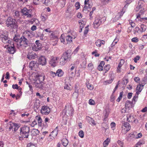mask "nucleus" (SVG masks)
<instances>
[{
	"label": "nucleus",
	"instance_id": "nucleus-1",
	"mask_svg": "<svg viewBox=\"0 0 147 147\" xmlns=\"http://www.w3.org/2000/svg\"><path fill=\"white\" fill-rule=\"evenodd\" d=\"M72 53L70 49L64 52L60 59V64L61 66L64 65L67 62L69 61L71 58Z\"/></svg>",
	"mask_w": 147,
	"mask_h": 147
},
{
	"label": "nucleus",
	"instance_id": "nucleus-2",
	"mask_svg": "<svg viewBox=\"0 0 147 147\" xmlns=\"http://www.w3.org/2000/svg\"><path fill=\"white\" fill-rule=\"evenodd\" d=\"M5 22L6 26L11 29H17L18 28V23L15 19L9 17L7 18Z\"/></svg>",
	"mask_w": 147,
	"mask_h": 147
},
{
	"label": "nucleus",
	"instance_id": "nucleus-3",
	"mask_svg": "<svg viewBox=\"0 0 147 147\" xmlns=\"http://www.w3.org/2000/svg\"><path fill=\"white\" fill-rule=\"evenodd\" d=\"M30 131V127L28 125H24L20 128V136L24 137V138H28L29 135Z\"/></svg>",
	"mask_w": 147,
	"mask_h": 147
},
{
	"label": "nucleus",
	"instance_id": "nucleus-4",
	"mask_svg": "<svg viewBox=\"0 0 147 147\" xmlns=\"http://www.w3.org/2000/svg\"><path fill=\"white\" fill-rule=\"evenodd\" d=\"M20 126V124L13 122L12 121H10L8 123L7 127H8V128H9V131L12 130V131H13L14 132H16Z\"/></svg>",
	"mask_w": 147,
	"mask_h": 147
},
{
	"label": "nucleus",
	"instance_id": "nucleus-5",
	"mask_svg": "<svg viewBox=\"0 0 147 147\" xmlns=\"http://www.w3.org/2000/svg\"><path fill=\"white\" fill-rule=\"evenodd\" d=\"M0 38L1 39L2 42L4 43H11V41L9 40L8 34L3 32L0 34Z\"/></svg>",
	"mask_w": 147,
	"mask_h": 147
},
{
	"label": "nucleus",
	"instance_id": "nucleus-6",
	"mask_svg": "<svg viewBox=\"0 0 147 147\" xmlns=\"http://www.w3.org/2000/svg\"><path fill=\"white\" fill-rule=\"evenodd\" d=\"M19 43L20 47H26L29 45V42L28 40L23 36H22V38Z\"/></svg>",
	"mask_w": 147,
	"mask_h": 147
},
{
	"label": "nucleus",
	"instance_id": "nucleus-7",
	"mask_svg": "<svg viewBox=\"0 0 147 147\" xmlns=\"http://www.w3.org/2000/svg\"><path fill=\"white\" fill-rule=\"evenodd\" d=\"M32 49L35 51H38L41 49L42 47V44L40 42L39 40H36L35 44H32Z\"/></svg>",
	"mask_w": 147,
	"mask_h": 147
},
{
	"label": "nucleus",
	"instance_id": "nucleus-8",
	"mask_svg": "<svg viewBox=\"0 0 147 147\" xmlns=\"http://www.w3.org/2000/svg\"><path fill=\"white\" fill-rule=\"evenodd\" d=\"M32 9H28L26 7H24L21 10V12L23 13V15L26 16H27L28 18H31L32 17Z\"/></svg>",
	"mask_w": 147,
	"mask_h": 147
},
{
	"label": "nucleus",
	"instance_id": "nucleus-9",
	"mask_svg": "<svg viewBox=\"0 0 147 147\" xmlns=\"http://www.w3.org/2000/svg\"><path fill=\"white\" fill-rule=\"evenodd\" d=\"M50 112V108L47 106L44 105L42 107L40 112L42 114L48 115Z\"/></svg>",
	"mask_w": 147,
	"mask_h": 147
},
{
	"label": "nucleus",
	"instance_id": "nucleus-10",
	"mask_svg": "<svg viewBox=\"0 0 147 147\" xmlns=\"http://www.w3.org/2000/svg\"><path fill=\"white\" fill-rule=\"evenodd\" d=\"M45 76L43 73L38 74L36 75L35 79L36 81L38 82H44L43 81L45 80Z\"/></svg>",
	"mask_w": 147,
	"mask_h": 147
},
{
	"label": "nucleus",
	"instance_id": "nucleus-11",
	"mask_svg": "<svg viewBox=\"0 0 147 147\" xmlns=\"http://www.w3.org/2000/svg\"><path fill=\"white\" fill-rule=\"evenodd\" d=\"M102 19L100 17L96 18L93 24L95 28H97L102 23Z\"/></svg>",
	"mask_w": 147,
	"mask_h": 147
},
{
	"label": "nucleus",
	"instance_id": "nucleus-12",
	"mask_svg": "<svg viewBox=\"0 0 147 147\" xmlns=\"http://www.w3.org/2000/svg\"><path fill=\"white\" fill-rule=\"evenodd\" d=\"M46 59L45 57L41 56L38 58V64L44 65L46 64Z\"/></svg>",
	"mask_w": 147,
	"mask_h": 147
},
{
	"label": "nucleus",
	"instance_id": "nucleus-13",
	"mask_svg": "<svg viewBox=\"0 0 147 147\" xmlns=\"http://www.w3.org/2000/svg\"><path fill=\"white\" fill-rule=\"evenodd\" d=\"M36 81L34 83L35 84L36 87L38 88L40 90L44 89L45 88V86L44 85L45 84L44 82H41Z\"/></svg>",
	"mask_w": 147,
	"mask_h": 147
},
{
	"label": "nucleus",
	"instance_id": "nucleus-14",
	"mask_svg": "<svg viewBox=\"0 0 147 147\" xmlns=\"http://www.w3.org/2000/svg\"><path fill=\"white\" fill-rule=\"evenodd\" d=\"M122 128L125 129H126V132H128L131 129V126L127 122H122Z\"/></svg>",
	"mask_w": 147,
	"mask_h": 147
},
{
	"label": "nucleus",
	"instance_id": "nucleus-15",
	"mask_svg": "<svg viewBox=\"0 0 147 147\" xmlns=\"http://www.w3.org/2000/svg\"><path fill=\"white\" fill-rule=\"evenodd\" d=\"M86 119L87 121L91 125L94 126L96 125V123H95L92 117L88 116H87Z\"/></svg>",
	"mask_w": 147,
	"mask_h": 147
},
{
	"label": "nucleus",
	"instance_id": "nucleus-16",
	"mask_svg": "<svg viewBox=\"0 0 147 147\" xmlns=\"http://www.w3.org/2000/svg\"><path fill=\"white\" fill-rule=\"evenodd\" d=\"M57 57H54L51 59L49 62V64L52 66L55 67L57 65Z\"/></svg>",
	"mask_w": 147,
	"mask_h": 147
},
{
	"label": "nucleus",
	"instance_id": "nucleus-17",
	"mask_svg": "<svg viewBox=\"0 0 147 147\" xmlns=\"http://www.w3.org/2000/svg\"><path fill=\"white\" fill-rule=\"evenodd\" d=\"M8 51L10 54H13L16 52L15 48L13 45V46H9L7 47Z\"/></svg>",
	"mask_w": 147,
	"mask_h": 147
},
{
	"label": "nucleus",
	"instance_id": "nucleus-18",
	"mask_svg": "<svg viewBox=\"0 0 147 147\" xmlns=\"http://www.w3.org/2000/svg\"><path fill=\"white\" fill-rule=\"evenodd\" d=\"M125 61L123 59H121L120 60V61L119 63L118 66L117 68V71L118 73L120 72L121 71V68L122 65L124 63Z\"/></svg>",
	"mask_w": 147,
	"mask_h": 147
},
{
	"label": "nucleus",
	"instance_id": "nucleus-19",
	"mask_svg": "<svg viewBox=\"0 0 147 147\" xmlns=\"http://www.w3.org/2000/svg\"><path fill=\"white\" fill-rule=\"evenodd\" d=\"M22 36L19 34H16L15 36L13 38V40L14 42H17L18 43H19Z\"/></svg>",
	"mask_w": 147,
	"mask_h": 147
},
{
	"label": "nucleus",
	"instance_id": "nucleus-20",
	"mask_svg": "<svg viewBox=\"0 0 147 147\" xmlns=\"http://www.w3.org/2000/svg\"><path fill=\"white\" fill-rule=\"evenodd\" d=\"M58 127H56L55 129L52 132L51 134H50L49 136H51L52 135V136L54 138L57 136L58 134Z\"/></svg>",
	"mask_w": 147,
	"mask_h": 147
},
{
	"label": "nucleus",
	"instance_id": "nucleus-21",
	"mask_svg": "<svg viewBox=\"0 0 147 147\" xmlns=\"http://www.w3.org/2000/svg\"><path fill=\"white\" fill-rule=\"evenodd\" d=\"M37 57V55L35 53L29 54L27 56V58L30 60L35 59Z\"/></svg>",
	"mask_w": 147,
	"mask_h": 147
},
{
	"label": "nucleus",
	"instance_id": "nucleus-22",
	"mask_svg": "<svg viewBox=\"0 0 147 147\" xmlns=\"http://www.w3.org/2000/svg\"><path fill=\"white\" fill-rule=\"evenodd\" d=\"M57 76L58 77H61L63 76L64 74V72L61 69H58L56 72Z\"/></svg>",
	"mask_w": 147,
	"mask_h": 147
},
{
	"label": "nucleus",
	"instance_id": "nucleus-23",
	"mask_svg": "<svg viewBox=\"0 0 147 147\" xmlns=\"http://www.w3.org/2000/svg\"><path fill=\"white\" fill-rule=\"evenodd\" d=\"M61 141L62 145L65 147L67 146L69 142L67 139L66 138H63Z\"/></svg>",
	"mask_w": 147,
	"mask_h": 147
},
{
	"label": "nucleus",
	"instance_id": "nucleus-24",
	"mask_svg": "<svg viewBox=\"0 0 147 147\" xmlns=\"http://www.w3.org/2000/svg\"><path fill=\"white\" fill-rule=\"evenodd\" d=\"M102 130H105V132L108 130V126L106 123L104 122L102 123Z\"/></svg>",
	"mask_w": 147,
	"mask_h": 147
},
{
	"label": "nucleus",
	"instance_id": "nucleus-25",
	"mask_svg": "<svg viewBox=\"0 0 147 147\" xmlns=\"http://www.w3.org/2000/svg\"><path fill=\"white\" fill-rule=\"evenodd\" d=\"M72 37L70 35H68L66 37V39L67 43H70L72 42Z\"/></svg>",
	"mask_w": 147,
	"mask_h": 147
},
{
	"label": "nucleus",
	"instance_id": "nucleus-26",
	"mask_svg": "<svg viewBox=\"0 0 147 147\" xmlns=\"http://www.w3.org/2000/svg\"><path fill=\"white\" fill-rule=\"evenodd\" d=\"M67 113L69 116H72L74 115L73 109L71 107L69 108L67 110Z\"/></svg>",
	"mask_w": 147,
	"mask_h": 147
},
{
	"label": "nucleus",
	"instance_id": "nucleus-27",
	"mask_svg": "<svg viewBox=\"0 0 147 147\" xmlns=\"http://www.w3.org/2000/svg\"><path fill=\"white\" fill-rule=\"evenodd\" d=\"M136 134V133L131 132L130 134H129V136H128V138H127V140H129V139H132L134 138L135 136V135Z\"/></svg>",
	"mask_w": 147,
	"mask_h": 147
},
{
	"label": "nucleus",
	"instance_id": "nucleus-28",
	"mask_svg": "<svg viewBox=\"0 0 147 147\" xmlns=\"http://www.w3.org/2000/svg\"><path fill=\"white\" fill-rule=\"evenodd\" d=\"M60 40L61 42L63 43L64 44H65L64 43L65 42V39L64 34H62L61 35L60 38Z\"/></svg>",
	"mask_w": 147,
	"mask_h": 147
},
{
	"label": "nucleus",
	"instance_id": "nucleus-29",
	"mask_svg": "<svg viewBox=\"0 0 147 147\" xmlns=\"http://www.w3.org/2000/svg\"><path fill=\"white\" fill-rule=\"evenodd\" d=\"M132 103L131 102L130 100H128L125 103V106L126 107L129 108L130 107V106Z\"/></svg>",
	"mask_w": 147,
	"mask_h": 147
},
{
	"label": "nucleus",
	"instance_id": "nucleus-30",
	"mask_svg": "<svg viewBox=\"0 0 147 147\" xmlns=\"http://www.w3.org/2000/svg\"><path fill=\"white\" fill-rule=\"evenodd\" d=\"M110 140L108 138H107L103 142V145L104 147H106L109 144L110 142Z\"/></svg>",
	"mask_w": 147,
	"mask_h": 147
},
{
	"label": "nucleus",
	"instance_id": "nucleus-31",
	"mask_svg": "<svg viewBox=\"0 0 147 147\" xmlns=\"http://www.w3.org/2000/svg\"><path fill=\"white\" fill-rule=\"evenodd\" d=\"M36 63V61H31L30 62L29 64V67L31 68H32L33 67L35 66Z\"/></svg>",
	"mask_w": 147,
	"mask_h": 147
},
{
	"label": "nucleus",
	"instance_id": "nucleus-32",
	"mask_svg": "<svg viewBox=\"0 0 147 147\" xmlns=\"http://www.w3.org/2000/svg\"><path fill=\"white\" fill-rule=\"evenodd\" d=\"M36 119H37L38 125H41L42 122V120L41 117H38L37 116L36 117Z\"/></svg>",
	"mask_w": 147,
	"mask_h": 147
},
{
	"label": "nucleus",
	"instance_id": "nucleus-33",
	"mask_svg": "<svg viewBox=\"0 0 147 147\" xmlns=\"http://www.w3.org/2000/svg\"><path fill=\"white\" fill-rule=\"evenodd\" d=\"M141 28L142 29V30L141 31V32H142L145 31L146 29V26L143 24L141 25Z\"/></svg>",
	"mask_w": 147,
	"mask_h": 147
},
{
	"label": "nucleus",
	"instance_id": "nucleus-34",
	"mask_svg": "<svg viewBox=\"0 0 147 147\" xmlns=\"http://www.w3.org/2000/svg\"><path fill=\"white\" fill-rule=\"evenodd\" d=\"M123 91L121 92L120 93L119 96L118 98L117 99V101L118 102H119L120 100L122 98L123 95Z\"/></svg>",
	"mask_w": 147,
	"mask_h": 147
},
{
	"label": "nucleus",
	"instance_id": "nucleus-35",
	"mask_svg": "<svg viewBox=\"0 0 147 147\" xmlns=\"http://www.w3.org/2000/svg\"><path fill=\"white\" fill-rule=\"evenodd\" d=\"M110 68V66L109 65H106L104 67V71H105V73H106L107 71H108Z\"/></svg>",
	"mask_w": 147,
	"mask_h": 147
},
{
	"label": "nucleus",
	"instance_id": "nucleus-36",
	"mask_svg": "<svg viewBox=\"0 0 147 147\" xmlns=\"http://www.w3.org/2000/svg\"><path fill=\"white\" fill-rule=\"evenodd\" d=\"M141 85L140 84H139V85H138L136 88V91H139V92H140L143 89V88H141Z\"/></svg>",
	"mask_w": 147,
	"mask_h": 147
},
{
	"label": "nucleus",
	"instance_id": "nucleus-37",
	"mask_svg": "<svg viewBox=\"0 0 147 147\" xmlns=\"http://www.w3.org/2000/svg\"><path fill=\"white\" fill-rule=\"evenodd\" d=\"M86 86L88 89L90 90H92L94 88L93 86L89 83H88V84H87Z\"/></svg>",
	"mask_w": 147,
	"mask_h": 147
},
{
	"label": "nucleus",
	"instance_id": "nucleus-38",
	"mask_svg": "<svg viewBox=\"0 0 147 147\" xmlns=\"http://www.w3.org/2000/svg\"><path fill=\"white\" fill-rule=\"evenodd\" d=\"M15 15H13L15 18H19L20 16V13L18 11H16L15 12Z\"/></svg>",
	"mask_w": 147,
	"mask_h": 147
},
{
	"label": "nucleus",
	"instance_id": "nucleus-39",
	"mask_svg": "<svg viewBox=\"0 0 147 147\" xmlns=\"http://www.w3.org/2000/svg\"><path fill=\"white\" fill-rule=\"evenodd\" d=\"M78 134L80 138H82L84 137V132L82 130H80Z\"/></svg>",
	"mask_w": 147,
	"mask_h": 147
},
{
	"label": "nucleus",
	"instance_id": "nucleus-40",
	"mask_svg": "<svg viewBox=\"0 0 147 147\" xmlns=\"http://www.w3.org/2000/svg\"><path fill=\"white\" fill-rule=\"evenodd\" d=\"M49 73L51 76L53 78H55L56 76H57L56 73L55 72L50 71L49 72Z\"/></svg>",
	"mask_w": 147,
	"mask_h": 147
},
{
	"label": "nucleus",
	"instance_id": "nucleus-41",
	"mask_svg": "<svg viewBox=\"0 0 147 147\" xmlns=\"http://www.w3.org/2000/svg\"><path fill=\"white\" fill-rule=\"evenodd\" d=\"M88 67L89 69V70H92L93 68L94 67L93 64L91 63H89L88 65Z\"/></svg>",
	"mask_w": 147,
	"mask_h": 147
},
{
	"label": "nucleus",
	"instance_id": "nucleus-42",
	"mask_svg": "<svg viewBox=\"0 0 147 147\" xmlns=\"http://www.w3.org/2000/svg\"><path fill=\"white\" fill-rule=\"evenodd\" d=\"M102 3L103 5H105L107 3H108L110 1V0H100Z\"/></svg>",
	"mask_w": 147,
	"mask_h": 147
},
{
	"label": "nucleus",
	"instance_id": "nucleus-43",
	"mask_svg": "<svg viewBox=\"0 0 147 147\" xmlns=\"http://www.w3.org/2000/svg\"><path fill=\"white\" fill-rule=\"evenodd\" d=\"M27 84L28 85V86L30 90L31 91V92H32L33 91V90L32 88V85L31 84L29 83L27 81L26 82Z\"/></svg>",
	"mask_w": 147,
	"mask_h": 147
},
{
	"label": "nucleus",
	"instance_id": "nucleus-44",
	"mask_svg": "<svg viewBox=\"0 0 147 147\" xmlns=\"http://www.w3.org/2000/svg\"><path fill=\"white\" fill-rule=\"evenodd\" d=\"M100 40H97L95 42V44L96 45L99 47H100L101 46Z\"/></svg>",
	"mask_w": 147,
	"mask_h": 147
},
{
	"label": "nucleus",
	"instance_id": "nucleus-45",
	"mask_svg": "<svg viewBox=\"0 0 147 147\" xmlns=\"http://www.w3.org/2000/svg\"><path fill=\"white\" fill-rule=\"evenodd\" d=\"M140 57L139 56H136L133 59L134 62L135 63H136L137 62V61L140 59Z\"/></svg>",
	"mask_w": 147,
	"mask_h": 147
},
{
	"label": "nucleus",
	"instance_id": "nucleus-46",
	"mask_svg": "<svg viewBox=\"0 0 147 147\" xmlns=\"http://www.w3.org/2000/svg\"><path fill=\"white\" fill-rule=\"evenodd\" d=\"M131 41L134 42H137L139 41L138 38L137 37H135L133 38L131 40Z\"/></svg>",
	"mask_w": 147,
	"mask_h": 147
},
{
	"label": "nucleus",
	"instance_id": "nucleus-47",
	"mask_svg": "<svg viewBox=\"0 0 147 147\" xmlns=\"http://www.w3.org/2000/svg\"><path fill=\"white\" fill-rule=\"evenodd\" d=\"M95 102L92 99H90L89 100V104L91 105H94Z\"/></svg>",
	"mask_w": 147,
	"mask_h": 147
},
{
	"label": "nucleus",
	"instance_id": "nucleus-48",
	"mask_svg": "<svg viewBox=\"0 0 147 147\" xmlns=\"http://www.w3.org/2000/svg\"><path fill=\"white\" fill-rule=\"evenodd\" d=\"M88 26L85 27V29L84 32V34L85 35L87 34L89 28H88Z\"/></svg>",
	"mask_w": 147,
	"mask_h": 147
},
{
	"label": "nucleus",
	"instance_id": "nucleus-49",
	"mask_svg": "<svg viewBox=\"0 0 147 147\" xmlns=\"http://www.w3.org/2000/svg\"><path fill=\"white\" fill-rule=\"evenodd\" d=\"M89 0H85L84 1V8L88 9V6H87V5L88 4Z\"/></svg>",
	"mask_w": 147,
	"mask_h": 147
},
{
	"label": "nucleus",
	"instance_id": "nucleus-50",
	"mask_svg": "<svg viewBox=\"0 0 147 147\" xmlns=\"http://www.w3.org/2000/svg\"><path fill=\"white\" fill-rule=\"evenodd\" d=\"M26 147H36V146L34 144L30 142L27 144Z\"/></svg>",
	"mask_w": 147,
	"mask_h": 147
},
{
	"label": "nucleus",
	"instance_id": "nucleus-51",
	"mask_svg": "<svg viewBox=\"0 0 147 147\" xmlns=\"http://www.w3.org/2000/svg\"><path fill=\"white\" fill-rule=\"evenodd\" d=\"M116 125L115 123L114 122H112L111 123V128H112V129L114 130V127Z\"/></svg>",
	"mask_w": 147,
	"mask_h": 147
},
{
	"label": "nucleus",
	"instance_id": "nucleus-52",
	"mask_svg": "<svg viewBox=\"0 0 147 147\" xmlns=\"http://www.w3.org/2000/svg\"><path fill=\"white\" fill-rule=\"evenodd\" d=\"M75 6L76 8V9H78L80 7V4L78 2H77L75 4Z\"/></svg>",
	"mask_w": 147,
	"mask_h": 147
},
{
	"label": "nucleus",
	"instance_id": "nucleus-53",
	"mask_svg": "<svg viewBox=\"0 0 147 147\" xmlns=\"http://www.w3.org/2000/svg\"><path fill=\"white\" fill-rule=\"evenodd\" d=\"M38 36L40 37V38L41 40H43V37L44 36V34H43L39 33L38 34Z\"/></svg>",
	"mask_w": 147,
	"mask_h": 147
},
{
	"label": "nucleus",
	"instance_id": "nucleus-54",
	"mask_svg": "<svg viewBox=\"0 0 147 147\" xmlns=\"http://www.w3.org/2000/svg\"><path fill=\"white\" fill-rule=\"evenodd\" d=\"M64 88L65 89H66L67 90H70V88L69 86V85L67 84H65Z\"/></svg>",
	"mask_w": 147,
	"mask_h": 147
},
{
	"label": "nucleus",
	"instance_id": "nucleus-55",
	"mask_svg": "<svg viewBox=\"0 0 147 147\" xmlns=\"http://www.w3.org/2000/svg\"><path fill=\"white\" fill-rule=\"evenodd\" d=\"M115 99V97L114 95L112 93L110 96V101L111 102H113L114 101Z\"/></svg>",
	"mask_w": 147,
	"mask_h": 147
},
{
	"label": "nucleus",
	"instance_id": "nucleus-56",
	"mask_svg": "<svg viewBox=\"0 0 147 147\" xmlns=\"http://www.w3.org/2000/svg\"><path fill=\"white\" fill-rule=\"evenodd\" d=\"M19 87L17 84H13L12 85V88L13 89H18Z\"/></svg>",
	"mask_w": 147,
	"mask_h": 147
},
{
	"label": "nucleus",
	"instance_id": "nucleus-57",
	"mask_svg": "<svg viewBox=\"0 0 147 147\" xmlns=\"http://www.w3.org/2000/svg\"><path fill=\"white\" fill-rule=\"evenodd\" d=\"M103 113L104 114L105 117L107 118L109 115V113L106 110H105L104 111Z\"/></svg>",
	"mask_w": 147,
	"mask_h": 147
},
{
	"label": "nucleus",
	"instance_id": "nucleus-58",
	"mask_svg": "<svg viewBox=\"0 0 147 147\" xmlns=\"http://www.w3.org/2000/svg\"><path fill=\"white\" fill-rule=\"evenodd\" d=\"M40 103H38V104L36 102V103L34 105V108H36L37 109H38L39 108V107L40 106Z\"/></svg>",
	"mask_w": 147,
	"mask_h": 147
},
{
	"label": "nucleus",
	"instance_id": "nucleus-59",
	"mask_svg": "<svg viewBox=\"0 0 147 147\" xmlns=\"http://www.w3.org/2000/svg\"><path fill=\"white\" fill-rule=\"evenodd\" d=\"M72 65V66H71V68L70 69H68V71H73V70L74 69V68L75 67V64H71V65Z\"/></svg>",
	"mask_w": 147,
	"mask_h": 147
},
{
	"label": "nucleus",
	"instance_id": "nucleus-60",
	"mask_svg": "<svg viewBox=\"0 0 147 147\" xmlns=\"http://www.w3.org/2000/svg\"><path fill=\"white\" fill-rule=\"evenodd\" d=\"M69 74L70 76H73L75 75V71H68Z\"/></svg>",
	"mask_w": 147,
	"mask_h": 147
},
{
	"label": "nucleus",
	"instance_id": "nucleus-61",
	"mask_svg": "<svg viewBox=\"0 0 147 147\" xmlns=\"http://www.w3.org/2000/svg\"><path fill=\"white\" fill-rule=\"evenodd\" d=\"M79 50V48L78 47H77L76 48L73 52H72V54L73 53L74 54H75L78 52Z\"/></svg>",
	"mask_w": 147,
	"mask_h": 147
},
{
	"label": "nucleus",
	"instance_id": "nucleus-62",
	"mask_svg": "<svg viewBox=\"0 0 147 147\" xmlns=\"http://www.w3.org/2000/svg\"><path fill=\"white\" fill-rule=\"evenodd\" d=\"M77 17L79 18L80 19L82 17V15L80 12H78L77 13Z\"/></svg>",
	"mask_w": 147,
	"mask_h": 147
},
{
	"label": "nucleus",
	"instance_id": "nucleus-63",
	"mask_svg": "<svg viewBox=\"0 0 147 147\" xmlns=\"http://www.w3.org/2000/svg\"><path fill=\"white\" fill-rule=\"evenodd\" d=\"M140 80V78L138 77H135L134 78V80L137 83L139 82Z\"/></svg>",
	"mask_w": 147,
	"mask_h": 147
},
{
	"label": "nucleus",
	"instance_id": "nucleus-64",
	"mask_svg": "<svg viewBox=\"0 0 147 147\" xmlns=\"http://www.w3.org/2000/svg\"><path fill=\"white\" fill-rule=\"evenodd\" d=\"M133 93L131 92H129L127 94V97L129 99H130L132 96Z\"/></svg>",
	"mask_w": 147,
	"mask_h": 147
}]
</instances>
